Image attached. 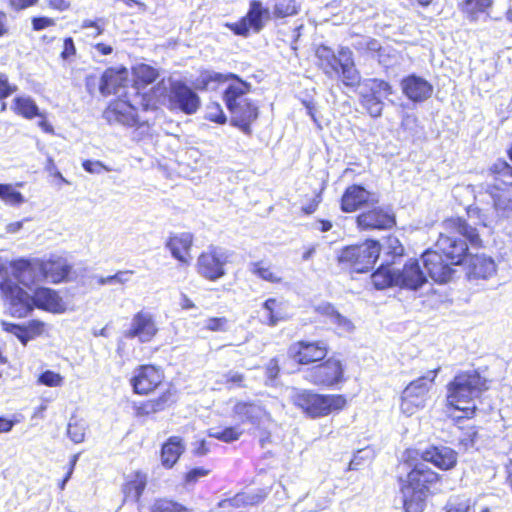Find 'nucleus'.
Returning a JSON list of instances; mask_svg holds the SVG:
<instances>
[{
  "label": "nucleus",
  "instance_id": "bb28decb",
  "mask_svg": "<svg viewBox=\"0 0 512 512\" xmlns=\"http://www.w3.org/2000/svg\"><path fill=\"white\" fill-rule=\"evenodd\" d=\"M496 273V265L492 258L485 255H475L470 261L469 274L473 278L487 279Z\"/></svg>",
  "mask_w": 512,
  "mask_h": 512
},
{
  "label": "nucleus",
  "instance_id": "393cba45",
  "mask_svg": "<svg viewBox=\"0 0 512 512\" xmlns=\"http://www.w3.org/2000/svg\"><path fill=\"white\" fill-rule=\"evenodd\" d=\"M193 236L190 233H181L169 238L166 247L170 250L172 256L183 264H188L186 255L189 254L192 246Z\"/></svg>",
  "mask_w": 512,
  "mask_h": 512
},
{
  "label": "nucleus",
  "instance_id": "e433bc0d",
  "mask_svg": "<svg viewBox=\"0 0 512 512\" xmlns=\"http://www.w3.org/2000/svg\"><path fill=\"white\" fill-rule=\"evenodd\" d=\"M263 309L266 312L269 326H276L278 322L286 319V314L283 310V303L275 298H269L263 303Z\"/></svg>",
  "mask_w": 512,
  "mask_h": 512
},
{
  "label": "nucleus",
  "instance_id": "f257e3e1",
  "mask_svg": "<svg viewBox=\"0 0 512 512\" xmlns=\"http://www.w3.org/2000/svg\"><path fill=\"white\" fill-rule=\"evenodd\" d=\"M467 241L473 247L481 246V239L475 227L457 217L446 219L435 244L436 250H427L421 256L426 275L437 283L450 281L454 265L462 264L467 256Z\"/></svg>",
  "mask_w": 512,
  "mask_h": 512
},
{
  "label": "nucleus",
  "instance_id": "9d476101",
  "mask_svg": "<svg viewBox=\"0 0 512 512\" xmlns=\"http://www.w3.org/2000/svg\"><path fill=\"white\" fill-rule=\"evenodd\" d=\"M271 19V11L259 0H251L249 9L244 17L238 22L226 24L234 34L247 37L250 32L259 33L265 23Z\"/></svg>",
  "mask_w": 512,
  "mask_h": 512
},
{
  "label": "nucleus",
  "instance_id": "dca6fc26",
  "mask_svg": "<svg viewBox=\"0 0 512 512\" xmlns=\"http://www.w3.org/2000/svg\"><path fill=\"white\" fill-rule=\"evenodd\" d=\"M103 117L110 124H120L128 127L140 123L135 106L122 99L112 102L103 112Z\"/></svg>",
  "mask_w": 512,
  "mask_h": 512
},
{
  "label": "nucleus",
  "instance_id": "bf43d9fd",
  "mask_svg": "<svg viewBox=\"0 0 512 512\" xmlns=\"http://www.w3.org/2000/svg\"><path fill=\"white\" fill-rule=\"evenodd\" d=\"M55 21L48 17H34L32 18V27L35 31L43 30L47 27L53 26Z\"/></svg>",
  "mask_w": 512,
  "mask_h": 512
},
{
  "label": "nucleus",
  "instance_id": "0e129e2a",
  "mask_svg": "<svg viewBox=\"0 0 512 512\" xmlns=\"http://www.w3.org/2000/svg\"><path fill=\"white\" fill-rule=\"evenodd\" d=\"M75 53H76V48H75L73 39L70 37L65 38L64 44H63V51L61 53L62 59L67 60L71 56L75 55Z\"/></svg>",
  "mask_w": 512,
  "mask_h": 512
},
{
  "label": "nucleus",
  "instance_id": "c9c22d12",
  "mask_svg": "<svg viewBox=\"0 0 512 512\" xmlns=\"http://www.w3.org/2000/svg\"><path fill=\"white\" fill-rule=\"evenodd\" d=\"M46 277L50 278L52 282L58 283L63 281L69 274L71 267L65 260L59 259L50 261L43 266Z\"/></svg>",
  "mask_w": 512,
  "mask_h": 512
},
{
  "label": "nucleus",
  "instance_id": "6e6d98bb",
  "mask_svg": "<svg viewBox=\"0 0 512 512\" xmlns=\"http://www.w3.org/2000/svg\"><path fill=\"white\" fill-rule=\"evenodd\" d=\"M82 167L86 172L91 174H101L104 171H110V168L106 167L100 161L85 160L82 163Z\"/></svg>",
  "mask_w": 512,
  "mask_h": 512
},
{
  "label": "nucleus",
  "instance_id": "58836bf2",
  "mask_svg": "<svg viewBox=\"0 0 512 512\" xmlns=\"http://www.w3.org/2000/svg\"><path fill=\"white\" fill-rule=\"evenodd\" d=\"M359 95L362 106L371 117L378 118L382 115L384 108V102L382 99L372 96L362 90H359Z\"/></svg>",
  "mask_w": 512,
  "mask_h": 512
},
{
  "label": "nucleus",
  "instance_id": "a19ab883",
  "mask_svg": "<svg viewBox=\"0 0 512 512\" xmlns=\"http://www.w3.org/2000/svg\"><path fill=\"white\" fill-rule=\"evenodd\" d=\"M250 271L262 280L270 283H280L282 280L280 276L273 272L270 265H266L262 261L251 263Z\"/></svg>",
  "mask_w": 512,
  "mask_h": 512
},
{
  "label": "nucleus",
  "instance_id": "69168bd1",
  "mask_svg": "<svg viewBox=\"0 0 512 512\" xmlns=\"http://www.w3.org/2000/svg\"><path fill=\"white\" fill-rule=\"evenodd\" d=\"M280 368L279 363L276 358H272L266 365V375L270 380H274L277 378L279 374Z\"/></svg>",
  "mask_w": 512,
  "mask_h": 512
},
{
  "label": "nucleus",
  "instance_id": "39448f33",
  "mask_svg": "<svg viewBox=\"0 0 512 512\" xmlns=\"http://www.w3.org/2000/svg\"><path fill=\"white\" fill-rule=\"evenodd\" d=\"M488 389L486 378L476 370H469L457 374L448 385V403L458 410H474L475 405L470 404L475 398Z\"/></svg>",
  "mask_w": 512,
  "mask_h": 512
},
{
  "label": "nucleus",
  "instance_id": "052dcab7",
  "mask_svg": "<svg viewBox=\"0 0 512 512\" xmlns=\"http://www.w3.org/2000/svg\"><path fill=\"white\" fill-rule=\"evenodd\" d=\"M9 7L14 11H21L37 4L38 0H7Z\"/></svg>",
  "mask_w": 512,
  "mask_h": 512
},
{
  "label": "nucleus",
  "instance_id": "9b49d317",
  "mask_svg": "<svg viewBox=\"0 0 512 512\" xmlns=\"http://www.w3.org/2000/svg\"><path fill=\"white\" fill-rule=\"evenodd\" d=\"M164 102L171 111H181L187 115L197 112L200 98L188 85L181 81H170Z\"/></svg>",
  "mask_w": 512,
  "mask_h": 512
},
{
  "label": "nucleus",
  "instance_id": "ddd939ff",
  "mask_svg": "<svg viewBox=\"0 0 512 512\" xmlns=\"http://www.w3.org/2000/svg\"><path fill=\"white\" fill-rule=\"evenodd\" d=\"M343 372L341 362L329 358L325 362L307 369L304 378L314 385L333 387L343 381Z\"/></svg>",
  "mask_w": 512,
  "mask_h": 512
},
{
  "label": "nucleus",
  "instance_id": "680f3d73",
  "mask_svg": "<svg viewBox=\"0 0 512 512\" xmlns=\"http://www.w3.org/2000/svg\"><path fill=\"white\" fill-rule=\"evenodd\" d=\"M209 474V470L204 469L202 467L193 468L186 474V482L194 483L199 478L205 477Z\"/></svg>",
  "mask_w": 512,
  "mask_h": 512
},
{
  "label": "nucleus",
  "instance_id": "6ab92c4d",
  "mask_svg": "<svg viewBox=\"0 0 512 512\" xmlns=\"http://www.w3.org/2000/svg\"><path fill=\"white\" fill-rule=\"evenodd\" d=\"M397 276L399 286L410 290H417L427 282V275L416 259H410L401 270L397 269Z\"/></svg>",
  "mask_w": 512,
  "mask_h": 512
},
{
  "label": "nucleus",
  "instance_id": "7c9ffc66",
  "mask_svg": "<svg viewBox=\"0 0 512 512\" xmlns=\"http://www.w3.org/2000/svg\"><path fill=\"white\" fill-rule=\"evenodd\" d=\"M183 450L184 447L181 443V439L171 437L162 447V464L167 468H171L177 462Z\"/></svg>",
  "mask_w": 512,
  "mask_h": 512
},
{
  "label": "nucleus",
  "instance_id": "7ed1b4c3",
  "mask_svg": "<svg viewBox=\"0 0 512 512\" xmlns=\"http://www.w3.org/2000/svg\"><path fill=\"white\" fill-rule=\"evenodd\" d=\"M0 290L8 302L11 315L14 317H25L34 307L54 313L64 311L61 298L55 291L49 288H38L35 290L34 295L30 296L11 279H4L0 284Z\"/></svg>",
  "mask_w": 512,
  "mask_h": 512
},
{
  "label": "nucleus",
  "instance_id": "5701e85b",
  "mask_svg": "<svg viewBox=\"0 0 512 512\" xmlns=\"http://www.w3.org/2000/svg\"><path fill=\"white\" fill-rule=\"evenodd\" d=\"M341 63L339 64V77L347 87L361 88L362 80L360 72L356 69L352 52L347 47H341L339 50Z\"/></svg>",
  "mask_w": 512,
  "mask_h": 512
},
{
  "label": "nucleus",
  "instance_id": "a878e982",
  "mask_svg": "<svg viewBox=\"0 0 512 512\" xmlns=\"http://www.w3.org/2000/svg\"><path fill=\"white\" fill-rule=\"evenodd\" d=\"M316 57L320 69L330 78L339 75V64L341 63V56L335 55L334 51L325 45H320L316 49Z\"/></svg>",
  "mask_w": 512,
  "mask_h": 512
},
{
  "label": "nucleus",
  "instance_id": "4d7b16f0",
  "mask_svg": "<svg viewBox=\"0 0 512 512\" xmlns=\"http://www.w3.org/2000/svg\"><path fill=\"white\" fill-rule=\"evenodd\" d=\"M227 323L225 317L209 318L205 321V328L210 331H226Z\"/></svg>",
  "mask_w": 512,
  "mask_h": 512
},
{
  "label": "nucleus",
  "instance_id": "6e6552de",
  "mask_svg": "<svg viewBox=\"0 0 512 512\" xmlns=\"http://www.w3.org/2000/svg\"><path fill=\"white\" fill-rule=\"evenodd\" d=\"M380 244L367 240L360 245L343 248L338 254V262L343 268L362 273L371 269L380 255Z\"/></svg>",
  "mask_w": 512,
  "mask_h": 512
},
{
  "label": "nucleus",
  "instance_id": "338daca9",
  "mask_svg": "<svg viewBox=\"0 0 512 512\" xmlns=\"http://www.w3.org/2000/svg\"><path fill=\"white\" fill-rule=\"evenodd\" d=\"M388 247L390 249V252L393 256H402L404 252L403 246L400 244L399 240L396 237H389L388 240Z\"/></svg>",
  "mask_w": 512,
  "mask_h": 512
},
{
  "label": "nucleus",
  "instance_id": "473e14b6",
  "mask_svg": "<svg viewBox=\"0 0 512 512\" xmlns=\"http://www.w3.org/2000/svg\"><path fill=\"white\" fill-rule=\"evenodd\" d=\"M493 4L492 0H463L461 11L470 22H476Z\"/></svg>",
  "mask_w": 512,
  "mask_h": 512
},
{
  "label": "nucleus",
  "instance_id": "79ce46f5",
  "mask_svg": "<svg viewBox=\"0 0 512 512\" xmlns=\"http://www.w3.org/2000/svg\"><path fill=\"white\" fill-rule=\"evenodd\" d=\"M151 512H191L183 505L169 499H157L151 506Z\"/></svg>",
  "mask_w": 512,
  "mask_h": 512
},
{
  "label": "nucleus",
  "instance_id": "f704fd0d",
  "mask_svg": "<svg viewBox=\"0 0 512 512\" xmlns=\"http://www.w3.org/2000/svg\"><path fill=\"white\" fill-rule=\"evenodd\" d=\"M265 497L266 493L263 490L250 493H238L233 498L224 500L220 505H230L233 507L253 506L262 502Z\"/></svg>",
  "mask_w": 512,
  "mask_h": 512
},
{
  "label": "nucleus",
  "instance_id": "3c124183",
  "mask_svg": "<svg viewBox=\"0 0 512 512\" xmlns=\"http://www.w3.org/2000/svg\"><path fill=\"white\" fill-rule=\"evenodd\" d=\"M245 376L234 370H230L222 375V379L219 383L227 385L228 388L232 387H244Z\"/></svg>",
  "mask_w": 512,
  "mask_h": 512
},
{
  "label": "nucleus",
  "instance_id": "f3484780",
  "mask_svg": "<svg viewBox=\"0 0 512 512\" xmlns=\"http://www.w3.org/2000/svg\"><path fill=\"white\" fill-rule=\"evenodd\" d=\"M163 379L162 371L153 365H142L135 369L131 385L137 394H147L153 391Z\"/></svg>",
  "mask_w": 512,
  "mask_h": 512
},
{
  "label": "nucleus",
  "instance_id": "c85d7f7f",
  "mask_svg": "<svg viewBox=\"0 0 512 512\" xmlns=\"http://www.w3.org/2000/svg\"><path fill=\"white\" fill-rule=\"evenodd\" d=\"M13 278H10L15 284L24 287H30L35 281V270L31 267L30 262L24 259L15 261L12 264Z\"/></svg>",
  "mask_w": 512,
  "mask_h": 512
},
{
  "label": "nucleus",
  "instance_id": "4be33fe9",
  "mask_svg": "<svg viewBox=\"0 0 512 512\" xmlns=\"http://www.w3.org/2000/svg\"><path fill=\"white\" fill-rule=\"evenodd\" d=\"M127 82L128 70L126 68H109L101 77L99 89L102 95L115 94L121 96V89L126 86Z\"/></svg>",
  "mask_w": 512,
  "mask_h": 512
},
{
  "label": "nucleus",
  "instance_id": "2eb2a0df",
  "mask_svg": "<svg viewBox=\"0 0 512 512\" xmlns=\"http://www.w3.org/2000/svg\"><path fill=\"white\" fill-rule=\"evenodd\" d=\"M157 332L158 327L153 315L142 310L133 316L130 328L125 332V337L137 338L141 343H147L154 338Z\"/></svg>",
  "mask_w": 512,
  "mask_h": 512
},
{
  "label": "nucleus",
  "instance_id": "72a5a7b5",
  "mask_svg": "<svg viewBox=\"0 0 512 512\" xmlns=\"http://www.w3.org/2000/svg\"><path fill=\"white\" fill-rule=\"evenodd\" d=\"M316 311L329 317L332 324L342 332H349L353 329V324L346 317L338 313L329 303H323L317 306Z\"/></svg>",
  "mask_w": 512,
  "mask_h": 512
},
{
  "label": "nucleus",
  "instance_id": "b1692460",
  "mask_svg": "<svg viewBox=\"0 0 512 512\" xmlns=\"http://www.w3.org/2000/svg\"><path fill=\"white\" fill-rule=\"evenodd\" d=\"M371 193L360 185L349 186L341 198V210L354 212L369 202Z\"/></svg>",
  "mask_w": 512,
  "mask_h": 512
},
{
  "label": "nucleus",
  "instance_id": "a211bd4d",
  "mask_svg": "<svg viewBox=\"0 0 512 512\" xmlns=\"http://www.w3.org/2000/svg\"><path fill=\"white\" fill-rule=\"evenodd\" d=\"M357 226L361 230H384L395 225L394 215L381 207L365 211L357 216Z\"/></svg>",
  "mask_w": 512,
  "mask_h": 512
},
{
  "label": "nucleus",
  "instance_id": "e2e57ef3",
  "mask_svg": "<svg viewBox=\"0 0 512 512\" xmlns=\"http://www.w3.org/2000/svg\"><path fill=\"white\" fill-rule=\"evenodd\" d=\"M45 170L52 176L59 178L63 183L69 184V181L63 177L61 172L57 169L54 160L51 157H48Z\"/></svg>",
  "mask_w": 512,
  "mask_h": 512
},
{
  "label": "nucleus",
  "instance_id": "ea45409f",
  "mask_svg": "<svg viewBox=\"0 0 512 512\" xmlns=\"http://www.w3.org/2000/svg\"><path fill=\"white\" fill-rule=\"evenodd\" d=\"M14 104L16 112L27 119L35 116L42 117L36 103L30 97H17L14 99Z\"/></svg>",
  "mask_w": 512,
  "mask_h": 512
},
{
  "label": "nucleus",
  "instance_id": "603ef678",
  "mask_svg": "<svg viewBox=\"0 0 512 512\" xmlns=\"http://www.w3.org/2000/svg\"><path fill=\"white\" fill-rule=\"evenodd\" d=\"M3 328L5 331L15 335L23 345H26L27 342L31 339V335H29V330L25 327L3 322Z\"/></svg>",
  "mask_w": 512,
  "mask_h": 512
},
{
  "label": "nucleus",
  "instance_id": "1a4fd4ad",
  "mask_svg": "<svg viewBox=\"0 0 512 512\" xmlns=\"http://www.w3.org/2000/svg\"><path fill=\"white\" fill-rule=\"evenodd\" d=\"M439 368L428 371L425 375L411 381L401 394L400 409L403 414L411 416L423 409L429 399Z\"/></svg>",
  "mask_w": 512,
  "mask_h": 512
},
{
  "label": "nucleus",
  "instance_id": "5fc2aeb1",
  "mask_svg": "<svg viewBox=\"0 0 512 512\" xmlns=\"http://www.w3.org/2000/svg\"><path fill=\"white\" fill-rule=\"evenodd\" d=\"M354 47L356 49H364L367 51L376 52L379 51L381 48L380 43L373 38L369 37H362L355 45Z\"/></svg>",
  "mask_w": 512,
  "mask_h": 512
},
{
  "label": "nucleus",
  "instance_id": "13d9d810",
  "mask_svg": "<svg viewBox=\"0 0 512 512\" xmlns=\"http://www.w3.org/2000/svg\"><path fill=\"white\" fill-rule=\"evenodd\" d=\"M16 86L11 85L8 82V78L5 74H0V100L7 98L13 92L16 91Z\"/></svg>",
  "mask_w": 512,
  "mask_h": 512
},
{
  "label": "nucleus",
  "instance_id": "2f4dec72",
  "mask_svg": "<svg viewBox=\"0 0 512 512\" xmlns=\"http://www.w3.org/2000/svg\"><path fill=\"white\" fill-rule=\"evenodd\" d=\"M360 90L382 100L393 94L392 86L388 82L377 78L364 79Z\"/></svg>",
  "mask_w": 512,
  "mask_h": 512
},
{
  "label": "nucleus",
  "instance_id": "a18cd8bd",
  "mask_svg": "<svg viewBox=\"0 0 512 512\" xmlns=\"http://www.w3.org/2000/svg\"><path fill=\"white\" fill-rule=\"evenodd\" d=\"M242 435V431L237 427H226L223 430H215L211 429L209 431V436L215 439L221 440L226 443H231L236 441Z\"/></svg>",
  "mask_w": 512,
  "mask_h": 512
},
{
  "label": "nucleus",
  "instance_id": "4468645a",
  "mask_svg": "<svg viewBox=\"0 0 512 512\" xmlns=\"http://www.w3.org/2000/svg\"><path fill=\"white\" fill-rule=\"evenodd\" d=\"M327 353L328 346L324 341L300 340L292 343L288 348V356L301 365L321 361Z\"/></svg>",
  "mask_w": 512,
  "mask_h": 512
},
{
  "label": "nucleus",
  "instance_id": "49530a36",
  "mask_svg": "<svg viewBox=\"0 0 512 512\" xmlns=\"http://www.w3.org/2000/svg\"><path fill=\"white\" fill-rule=\"evenodd\" d=\"M146 486V479L144 476L137 474V478L134 481L129 482L125 487L127 497L138 501L142 492Z\"/></svg>",
  "mask_w": 512,
  "mask_h": 512
},
{
  "label": "nucleus",
  "instance_id": "c03bdc74",
  "mask_svg": "<svg viewBox=\"0 0 512 512\" xmlns=\"http://www.w3.org/2000/svg\"><path fill=\"white\" fill-rule=\"evenodd\" d=\"M67 435L74 443L78 444L84 441L85 423L72 417L68 423Z\"/></svg>",
  "mask_w": 512,
  "mask_h": 512
},
{
  "label": "nucleus",
  "instance_id": "423d86ee",
  "mask_svg": "<svg viewBox=\"0 0 512 512\" xmlns=\"http://www.w3.org/2000/svg\"><path fill=\"white\" fill-rule=\"evenodd\" d=\"M493 182L482 185V189L493 201L495 213L498 218L512 216V200L505 192V188L512 186V166L504 160H497L490 168Z\"/></svg>",
  "mask_w": 512,
  "mask_h": 512
},
{
  "label": "nucleus",
  "instance_id": "412c9836",
  "mask_svg": "<svg viewBox=\"0 0 512 512\" xmlns=\"http://www.w3.org/2000/svg\"><path fill=\"white\" fill-rule=\"evenodd\" d=\"M421 458L442 470H449L457 464V452L447 446H430L422 451Z\"/></svg>",
  "mask_w": 512,
  "mask_h": 512
},
{
  "label": "nucleus",
  "instance_id": "864d4df0",
  "mask_svg": "<svg viewBox=\"0 0 512 512\" xmlns=\"http://www.w3.org/2000/svg\"><path fill=\"white\" fill-rule=\"evenodd\" d=\"M38 381L45 386L58 387L61 386L63 378L60 374L47 370L39 376Z\"/></svg>",
  "mask_w": 512,
  "mask_h": 512
},
{
  "label": "nucleus",
  "instance_id": "8fccbe9b",
  "mask_svg": "<svg viewBox=\"0 0 512 512\" xmlns=\"http://www.w3.org/2000/svg\"><path fill=\"white\" fill-rule=\"evenodd\" d=\"M447 512H469L470 500L460 496L451 497L446 504Z\"/></svg>",
  "mask_w": 512,
  "mask_h": 512
},
{
  "label": "nucleus",
  "instance_id": "c756f323",
  "mask_svg": "<svg viewBox=\"0 0 512 512\" xmlns=\"http://www.w3.org/2000/svg\"><path fill=\"white\" fill-rule=\"evenodd\" d=\"M372 282L377 289H384L389 286H399L397 269L391 265H381L373 274Z\"/></svg>",
  "mask_w": 512,
  "mask_h": 512
},
{
  "label": "nucleus",
  "instance_id": "09e8293b",
  "mask_svg": "<svg viewBox=\"0 0 512 512\" xmlns=\"http://www.w3.org/2000/svg\"><path fill=\"white\" fill-rule=\"evenodd\" d=\"M205 118L209 121L224 124L227 120L219 103L212 102L206 106Z\"/></svg>",
  "mask_w": 512,
  "mask_h": 512
},
{
  "label": "nucleus",
  "instance_id": "f8f14e48",
  "mask_svg": "<svg viewBox=\"0 0 512 512\" xmlns=\"http://www.w3.org/2000/svg\"><path fill=\"white\" fill-rule=\"evenodd\" d=\"M229 252L221 247L209 246L197 259V272L203 278L216 281L225 274V265L229 261Z\"/></svg>",
  "mask_w": 512,
  "mask_h": 512
},
{
  "label": "nucleus",
  "instance_id": "aec40b11",
  "mask_svg": "<svg viewBox=\"0 0 512 512\" xmlns=\"http://www.w3.org/2000/svg\"><path fill=\"white\" fill-rule=\"evenodd\" d=\"M401 89L403 94L415 103L426 101L433 93V86L427 80L415 74L402 79Z\"/></svg>",
  "mask_w": 512,
  "mask_h": 512
},
{
  "label": "nucleus",
  "instance_id": "de8ad7c7",
  "mask_svg": "<svg viewBox=\"0 0 512 512\" xmlns=\"http://www.w3.org/2000/svg\"><path fill=\"white\" fill-rule=\"evenodd\" d=\"M136 77L145 84L154 82L158 76V71L150 65L140 64L135 68Z\"/></svg>",
  "mask_w": 512,
  "mask_h": 512
},
{
  "label": "nucleus",
  "instance_id": "37998d69",
  "mask_svg": "<svg viewBox=\"0 0 512 512\" xmlns=\"http://www.w3.org/2000/svg\"><path fill=\"white\" fill-rule=\"evenodd\" d=\"M0 199L9 205H20L24 196L10 184H0Z\"/></svg>",
  "mask_w": 512,
  "mask_h": 512
},
{
  "label": "nucleus",
  "instance_id": "cd10ccee",
  "mask_svg": "<svg viewBox=\"0 0 512 512\" xmlns=\"http://www.w3.org/2000/svg\"><path fill=\"white\" fill-rule=\"evenodd\" d=\"M234 417L240 422H250L256 424L262 417L264 410L256 403L237 402L232 409Z\"/></svg>",
  "mask_w": 512,
  "mask_h": 512
},
{
  "label": "nucleus",
  "instance_id": "774afa93",
  "mask_svg": "<svg viewBox=\"0 0 512 512\" xmlns=\"http://www.w3.org/2000/svg\"><path fill=\"white\" fill-rule=\"evenodd\" d=\"M170 400V394L164 393L157 399L148 400L157 412L164 410L168 406Z\"/></svg>",
  "mask_w": 512,
  "mask_h": 512
},
{
  "label": "nucleus",
  "instance_id": "20e7f679",
  "mask_svg": "<svg viewBox=\"0 0 512 512\" xmlns=\"http://www.w3.org/2000/svg\"><path fill=\"white\" fill-rule=\"evenodd\" d=\"M232 80L226 87L223 98L227 109L231 113V122L239 127L244 133H250V125L258 117V107L249 99L241 105H236V97L251 90V84L241 80L235 74L223 75L221 73L209 72L202 75V82L208 86L210 82H223Z\"/></svg>",
  "mask_w": 512,
  "mask_h": 512
},
{
  "label": "nucleus",
  "instance_id": "0eeeda50",
  "mask_svg": "<svg viewBox=\"0 0 512 512\" xmlns=\"http://www.w3.org/2000/svg\"><path fill=\"white\" fill-rule=\"evenodd\" d=\"M291 399L295 406L311 418L327 416L342 410L346 405L343 395H321L309 390H296Z\"/></svg>",
  "mask_w": 512,
  "mask_h": 512
},
{
  "label": "nucleus",
  "instance_id": "f03ea898",
  "mask_svg": "<svg viewBox=\"0 0 512 512\" xmlns=\"http://www.w3.org/2000/svg\"><path fill=\"white\" fill-rule=\"evenodd\" d=\"M406 475L398 478L399 493L405 512H422L432 488L442 480L441 475L423 462L415 463Z\"/></svg>",
  "mask_w": 512,
  "mask_h": 512
},
{
  "label": "nucleus",
  "instance_id": "4c0bfd02",
  "mask_svg": "<svg viewBox=\"0 0 512 512\" xmlns=\"http://www.w3.org/2000/svg\"><path fill=\"white\" fill-rule=\"evenodd\" d=\"M298 0H274L271 16L274 18H285L296 15L299 11Z\"/></svg>",
  "mask_w": 512,
  "mask_h": 512
}]
</instances>
